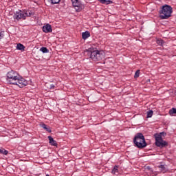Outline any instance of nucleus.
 Returning a JSON list of instances; mask_svg holds the SVG:
<instances>
[{
    "label": "nucleus",
    "instance_id": "obj_1",
    "mask_svg": "<svg viewBox=\"0 0 176 176\" xmlns=\"http://www.w3.org/2000/svg\"><path fill=\"white\" fill-rule=\"evenodd\" d=\"M86 52L90 58L96 63H97V61H101V60L105 58V52L102 50H98L97 48L91 47L86 50Z\"/></svg>",
    "mask_w": 176,
    "mask_h": 176
},
{
    "label": "nucleus",
    "instance_id": "obj_2",
    "mask_svg": "<svg viewBox=\"0 0 176 176\" xmlns=\"http://www.w3.org/2000/svg\"><path fill=\"white\" fill-rule=\"evenodd\" d=\"M133 144L136 148L139 149H142L146 148L148 144L145 141V137L142 133H138L133 138Z\"/></svg>",
    "mask_w": 176,
    "mask_h": 176
},
{
    "label": "nucleus",
    "instance_id": "obj_3",
    "mask_svg": "<svg viewBox=\"0 0 176 176\" xmlns=\"http://www.w3.org/2000/svg\"><path fill=\"white\" fill-rule=\"evenodd\" d=\"M173 13V8L167 4L163 6L159 11L160 18L161 20H167L171 17Z\"/></svg>",
    "mask_w": 176,
    "mask_h": 176
},
{
    "label": "nucleus",
    "instance_id": "obj_4",
    "mask_svg": "<svg viewBox=\"0 0 176 176\" xmlns=\"http://www.w3.org/2000/svg\"><path fill=\"white\" fill-rule=\"evenodd\" d=\"M162 135L164 137V135H166V133L161 132L160 134L155 133L154 135V138H155V145L159 148H164V146H167V145H168V143H167L166 141L163 140Z\"/></svg>",
    "mask_w": 176,
    "mask_h": 176
},
{
    "label": "nucleus",
    "instance_id": "obj_5",
    "mask_svg": "<svg viewBox=\"0 0 176 176\" xmlns=\"http://www.w3.org/2000/svg\"><path fill=\"white\" fill-rule=\"evenodd\" d=\"M34 13H32V11H26V12H23L20 10H19L18 11H16L14 14V20H21V19L23 20H25L26 17H31V16H33Z\"/></svg>",
    "mask_w": 176,
    "mask_h": 176
},
{
    "label": "nucleus",
    "instance_id": "obj_6",
    "mask_svg": "<svg viewBox=\"0 0 176 176\" xmlns=\"http://www.w3.org/2000/svg\"><path fill=\"white\" fill-rule=\"evenodd\" d=\"M19 78H20V74H19L16 71L11 70L7 73V80L10 82V85H14L17 83L16 81Z\"/></svg>",
    "mask_w": 176,
    "mask_h": 176
},
{
    "label": "nucleus",
    "instance_id": "obj_7",
    "mask_svg": "<svg viewBox=\"0 0 176 176\" xmlns=\"http://www.w3.org/2000/svg\"><path fill=\"white\" fill-rule=\"evenodd\" d=\"M16 82V83L13 85H16V86H19V87H21V88L25 87V86H27V85H28V82L25 79L20 77L18 78Z\"/></svg>",
    "mask_w": 176,
    "mask_h": 176
},
{
    "label": "nucleus",
    "instance_id": "obj_8",
    "mask_svg": "<svg viewBox=\"0 0 176 176\" xmlns=\"http://www.w3.org/2000/svg\"><path fill=\"white\" fill-rule=\"evenodd\" d=\"M157 168H160V173H162L163 174L167 173L168 171V168H167V165L166 164H161L158 165Z\"/></svg>",
    "mask_w": 176,
    "mask_h": 176
},
{
    "label": "nucleus",
    "instance_id": "obj_9",
    "mask_svg": "<svg viewBox=\"0 0 176 176\" xmlns=\"http://www.w3.org/2000/svg\"><path fill=\"white\" fill-rule=\"evenodd\" d=\"M43 32L48 34L49 32H52V25L50 24H47L43 27Z\"/></svg>",
    "mask_w": 176,
    "mask_h": 176
},
{
    "label": "nucleus",
    "instance_id": "obj_10",
    "mask_svg": "<svg viewBox=\"0 0 176 176\" xmlns=\"http://www.w3.org/2000/svg\"><path fill=\"white\" fill-rule=\"evenodd\" d=\"M48 140L50 145L52 146H57V142H56V140H54L52 136H48Z\"/></svg>",
    "mask_w": 176,
    "mask_h": 176
},
{
    "label": "nucleus",
    "instance_id": "obj_11",
    "mask_svg": "<svg viewBox=\"0 0 176 176\" xmlns=\"http://www.w3.org/2000/svg\"><path fill=\"white\" fill-rule=\"evenodd\" d=\"M89 36H90V32L89 31H86L82 33V38L84 40L87 39V38H89Z\"/></svg>",
    "mask_w": 176,
    "mask_h": 176
},
{
    "label": "nucleus",
    "instance_id": "obj_12",
    "mask_svg": "<svg viewBox=\"0 0 176 176\" xmlns=\"http://www.w3.org/2000/svg\"><path fill=\"white\" fill-rule=\"evenodd\" d=\"M72 2L74 8H79L80 6V1L79 0H72Z\"/></svg>",
    "mask_w": 176,
    "mask_h": 176
},
{
    "label": "nucleus",
    "instance_id": "obj_13",
    "mask_svg": "<svg viewBox=\"0 0 176 176\" xmlns=\"http://www.w3.org/2000/svg\"><path fill=\"white\" fill-rule=\"evenodd\" d=\"M100 3H103L104 5H111V3H113L112 1L111 0H98Z\"/></svg>",
    "mask_w": 176,
    "mask_h": 176
},
{
    "label": "nucleus",
    "instance_id": "obj_14",
    "mask_svg": "<svg viewBox=\"0 0 176 176\" xmlns=\"http://www.w3.org/2000/svg\"><path fill=\"white\" fill-rule=\"evenodd\" d=\"M16 49L17 50H21V52H24V49H25V47L21 43H19L16 45Z\"/></svg>",
    "mask_w": 176,
    "mask_h": 176
},
{
    "label": "nucleus",
    "instance_id": "obj_15",
    "mask_svg": "<svg viewBox=\"0 0 176 176\" xmlns=\"http://www.w3.org/2000/svg\"><path fill=\"white\" fill-rule=\"evenodd\" d=\"M41 127L44 129V130H46L48 133H50L52 131V129H50V127H47V125L46 124H41Z\"/></svg>",
    "mask_w": 176,
    "mask_h": 176
},
{
    "label": "nucleus",
    "instance_id": "obj_16",
    "mask_svg": "<svg viewBox=\"0 0 176 176\" xmlns=\"http://www.w3.org/2000/svg\"><path fill=\"white\" fill-rule=\"evenodd\" d=\"M0 153H1V155H8V153H9V151H8V150H6V149L3 148H0Z\"/></svg>",
    "mask_w": 176,
    "mask_h": 176
},
{
    "label": "nucleus",
    "instance_id": "obj_17",
    "mask_svg": "<svg viewBox=\"0 0 176 176\" xmlns=\"http://www.w3.org/2000/svg\"><path fill=\"white\" fill-rule=\"evenodd\" d=\"M152 116H153V111L150 110V111H147L146 118H152Z\"/></svg>",
    "mask_w": 176,
    "mask_h": 176
},
{
    "label": "nucleus",
    "instance_id": "obj_18",
    "mask_svg": "<svg viewBox=\"0 0 176 176\" xmlns=\"http://www.w3.org/2000/svg\"><path fill=\"white\" fill-rule=\"evenodd\" d=\"M40 51L42 52V53H49V49L46 48L45 47H42L40 49Z\"/></svg>",
    "mask_w": 176,
    "mask_h": 176
},
{
    "label": "nucleus",
    "instance_id": "obj_19",
    "mask_svg": "<svg viewBox=\"0 0 176 176\" xmlns=\"http://www.w3.org/2000/svg\"><path fill=\"white\" fill-rule=\"evenodd\" d=\"M146 170H148V171H149L151 175H152V176L155 175V173H153V170H152V168H151V166H147Z\"/></svg>",
    "mask_w": 176,
    "mask_h": 176
},
{
    "label": "nucleus",
    "instance_id": "obj_20",
    "mask_svg": "<svg viewBox=\"0 0 176 176\" xmlns=\"http://www.w3.org/2000/svg\"><path fill=\"white\" fill-rule=\"evenodd\" d=\"M175 113H176V109L175 108H172L169 111V115H170V116H173V115H174Z\"/></svg>",
    "mask_w": 176,
    "mask_h": 176
},
{
    "label": "nucleus",
    "instance_id": "obj_21",
    "mask_svg": "<svg viewBox=\"0 0 176 176\" xmlns=\"http://www.w3.org/2000/svg\"><path fill=\"white\" fill-rule=\"evenodd\" d=\"M51 2V3H52V5H56L57 3H60V1L61 0H48Z\"/></svg>",
    "mask_w": 176,
    "mask_h": 176
},
{
    "label": "nucleus",
    "instance_id": "obj_22",
    "mask_svg": "<svg viewBox=\"0 0 176 176\" xmlns=\"http://www.w3.org/2000/svg\"><path fill=\"white\" fill-rule=\"evenodd\" d=\"M157 45H160V46H163V43H164V41L162 39L157 40Z\"/></svg>",
    "mask_w": 176,
    "mask_h": 176
},
{
    "label": "nucleus",
    "instance_id": "obj_23",
    "mask_svg": "<svg viewBox=\"0 0 176 176\" xmlns=\"http://www.w3.org/2000/svg\"><path fill=\"white\" fill-rule=\"evenodd\" d=\"M118 166H114L113 170H112V173L115 174L116 173H118Z\"/></svg>",
    "mask_w": 176,
    "mask_h": 176
},
{
    "label": "nucleus",
    "instance_id": "obj_24",
    "mask_svg": "<svg viewBox=\"0 0 176 176\" xmlns=\"http://www.w3.org/2000/svg\"><path fill=\"white\" fill-rule=\"evenodd\" d=\"M134 78L137 79V78H140V70H137L135 73Z\"/></svg>",
    "mask_w": 176,
    "mask_h": 176
},
{
    "label": "nucleus",
    "instance_id": "obj_25",
    "mask_svg": "<svg viewBox=\"0 0 176 176\" xmlns=\"http://www.w3.org/2000/svg\"><path fill=\"white\" fill-rule=\"evenodd\" d=\"M4 33H5V32H3V31L0 32V41H1V39H3V38L5 36Z\"/></svg>",
    "mask_w": 176,
    "mask_h": 176
},
{
    "label": "nucleus",
    "instance_id": "obj_26",
    "mask_svg": "<svg viewBox=\"0 0 176 176\" xmlns=\"http://www.w3.org/2000/svg\"><path fill=\"white\" fill-rule=\"evenodd\" d=\"M50 89L51 90H53V89H54V85H53V84L50 85Z\"/></svg>",
    "mask_w": 176,
    "mask_h": 176
},
{
    "label": "nucleus",
    "instance_id": "obj_27",
    "mask_svg": "<svg viewBox=\"0 0 176 176\" xmlns=\"http://www.w3.org/2000/svg\"><path fill=\"white\" fill-rule=\"evenodd\" d=\"M46 176H50V175H49V174H47Z\"/></svg>",
    "mask_w": 176,
    "mask_h": 176
}]
</instances>
